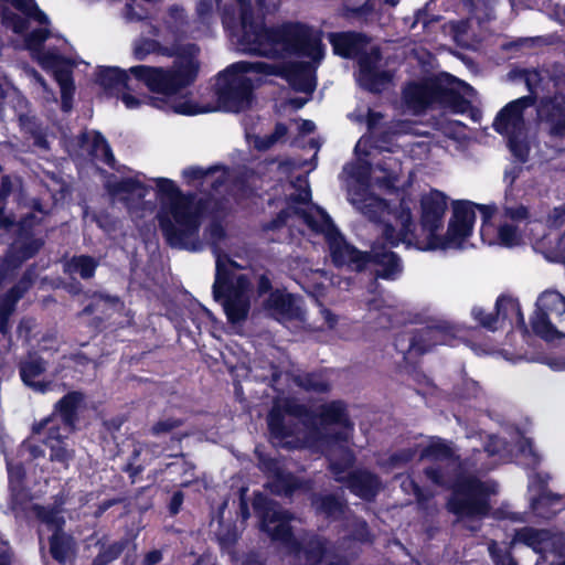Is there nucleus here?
I'll return each mask as SVG.
<instances>
[{
    "instance_id": "obj_1",
    "label": "nucleus",
    "mask_w": 565,
    "mask_h": 565,
    "mask_svg": "<svg viewBox=\"0 0 565 565\" xmlns=\"http://www.w3.org/2000/svg\"><path fill=\"white\" fill-rule=\"evenodd\" d=\"M266 11L275 10L280 0H257ZM214 7L222 13L226 28L239 23L235 34L238 49L243 52L270 58L298 55L311 58L316 66L324 56L321 32L299 22H286L266 28L254 17L250 0H199L196 11L201 19H207Z\"/></svg>"
},
{
    "instance_id": "obj_2",
    "label": "nucleus",
    "mask_w": 565,
    "mask_h": 565,
    "mask_svg": "<svg viewBox=\"0 0 565 565\" xmlns=\"http://www.w3.org/2000/svg\"><path fill=\"white\" fill-rule=\"evenodd\" d=\"M512 452L505 441L489 436L483 449H473V455L463 462L457 463L452 449L444 441H433L420 454V459L435 462L425 469V476L434 484L451 487L452 494L448 509L460 519H480L490 510L489 498L497 492L493 481H482L478 473L489 471L497 463L492 457Z\"/></svg>"
},
{
    "instance_id": "obj_3",
    "label": "nucleus",
    "mask_w": 565,
    "mask_h": 565,
    "mask_svg": "<svg viewBox=\"0 0 565 565\" xmlns=\"http://www.w3.org/2000/svg\"><path fill=\"white\" fill-rule=\"evenodd\" d=\"M199 47L195 44L174 43L172 46H162L158 41L141 39L134 45V56L142 61L149 54L158 53L164 56H175L170 68L138 65L130 67L129 72L137 81L142 82L151 92L163 95L168 100L148 98L153 106L170 109L180 115H196L204 110L190 100H170L181 89L191 85L199 73Z\"/></svg>"
},
{
    "instance_id": "obj_4",
    "label": "nucleus",
    "mask_w": 565,
    "mask_h": 565,
    "mask_svg": "<svg viewBox=\"0 0 565 565\" xmlns=\"http://www.w3.org/2000/svg\"><path fill=\"white\" fill-rule=\"evenodd\" d=\"M249 73L280 74V68L265 62L241 61L232 64L217 77L216 93L220 108L237 113L250 105L253 79L247 76ZM281 75L298 92L310 94L316 88V66L312 63H292L284 68Z\"/></svg>"
},
{
    "instance_id": "obj_5",
    "label": "nucleus",
    "mask_w": 565,
    "mask_h": 565,
    "mask_svg": "<svg viewBox=\"0 0 565 565\" xmlns=\"http://www.w3.org/2000/svg\"><path fill=\"white\" fill-rule=\"evenodd\" d=\"M224 230L218 223H212L206 236L213 245L215 256V279L213 298L224 309L227 320L233 323L244 322L249 313L253 296V281L248 273L226 254L221 253L216 244L224 238Z\"/></svg>"
},
{
    "instance_id": "obj_6",
    "label": "nucleus",
    "mask_w": 565,
    "mask_h": 565,
    "mask_svg": "<svg viewBox=\"0 0 565 565\" xmlns=\"http://www.w3.org/2000/svg\"><path fill=\"white\" fill-rule=\"evenodd\" d=\"M299 216L313 232L324 235L335 266H347L359 271L371 260L377 266L376 277L395 279L401 274L399 258L393 252L387 250L380 243H375L369 254L358 250L344 241L329 215L321 209L302 211Z\"/></svg>"
},
{
    "instance_id": "obj_7",
    "label": "nucleus",
    "mask_w": 565,
    "mask_h": 565,
    "mask_svg": "<svg viewBox=\"0 0 565 565\" xmlns=\"http://www.w3.org/2000/svg\"><path fill=\"white\" fill-rule=\"evenodd\" d=\"M478 205L469 201H457L452 206V217L445 236L436 232L443 226L444 215L447 209L445 195L439 191H433L422 199V225L427 232V244L420 249H448L462 248L466 239L472 232ZM486 216H489L488 206H479Z\"/></svg>"
},
{
    "instance_id": "obj_8",
    "label": "nucleus",
    "mask_w": 565,
    "mask_h": 565,
    "mask_svg": "<svg viewBox=\"0 0 565 565\" xmlns=\"http://www.w3.org/2000/svg\"><path fill=\"white\" fill-rule=\"evenodd\" d=\"M159 200L157 218L172 247L195 249L192 238L201 224V209L191 195H184L170 179L154 180Z\"/></svg>"
},
{
    "instance_id": "obj_9",
    "label": "nucleus",
    "mask_w": 565,
    "mask_h": 565,
    "mask_svg": "<svg viewBox=\"0 0 565 565\" xmlns=\"http://www.w3.org/2000/svg\"><path fill=\"white\" fill-rule=\"evenodd\" d=\"M253 507L260 519L262 530L286 546L298 565H319L331 554L329 542L320 536L306 534L300 540L294 537L289 525L294 516L278 503L259 493L255 495Z\"/></svg>"
},
{
    "instance_id": "obj_10",
    "label": "nucleus",
    "mask_w": 565,
    "mask_h": 565,
    "mask_svg": "<svg viewBox=\"0 0 565 565\" xmlns=\"http://www.w3.org/2000/svg\"><path fill=\"white\" fill-rule=\"evenodd\" d=\"M317 417L320 419L321 425H339L343 430L329 435L316 428L303 438L301 445L321 448L328 456L331 472L335 475L338 480H342L340 476L342 468L350 467L354 461L353 454L347 446L353 428V424L348 415L347 405L342 401L324 403L318 407Z\"/></svg>"
},
{
    "instance_id": "obj_11",
    "label": "nucleus",
    "mask_w": 565,
    "mask_h": 565,
    "mask_svg": "<svg viewBox=\"0 0 565 565\" xmlns=\"http://www.w3.org/2000/svg\"><path fill=\"white\" fill-rule=\"evenodd\" d=\"M328 39L333 52L343 57L359 56L358 83L361 87L377 93L387 87L392 73L379 68L381 53L379 47H367V41L360 33H329Z\"/></svg>"
},
{
    "instance_id": "obj_12",
    "label": "nucleus",
    "mask_w": 565,
    "mask_h": 565,
    "mask_svg": "<svg viewBox=\"0 0 565 565\" xmlns=\"http://www.w3.org/2000/svg\"><path fill=\"white\" fill-rule=\"evenodd\" d=\"M435 103L450 104L456 113H463L469 106L465 99L458 98L444 87L437 78L412 82L403 89V104L414 115L420 114Z\"/></svg>"
},
{
    "instance_id": "obj_13",
    "label": "nucleus",
    "mask_w": 565,
    "mask_h": 565,
    "mask_svg": "<svg viewBox=\"0 0 565 565\" xmlns=\"http://www.w3.org/2000/svg\"><path fill=\"white\" fill-rule=\"evenodd\" d=\"M49 31L46 29L35 30L26 36L25 44L26 47L32 51L33 57L39 64L43 68L54 73L55 79L61 88L62 108L64 111H68L72 108L71 99L74 92L71 77L72 64L55 52L40 49Z\"/></svg>"
},
{
    "instance_id": "obj_14",
    "label": "nucleus",
    "mask_w": 565,
    "mask_h": 565,
    "mask_svg": "<svg viewBox=\"0 0 565 565\" xmlns=\"http://www.w3.org/2000/svg\"><path fill=\"white\" fill-rule=\"evenodd\" d=\"M533 104L532 96L518 98L498 114L493 124L498 132L507 136L510 150L520 161H525L529 154L523 111Z\"/></svg>"
},
{
    "instance_id": "obj_15",
    "label": "nucleus",
    "mask_w": 565,
    "mask_h": 565,
    "mask_svg": "<svg viewBox=\"0 0 565 565\" xmlns=\"http://www.w3.org/2000/svg\"><path fill=\"white\" fill-rule=\"evenodd\" d=\"M531 324L533 331L547 341L565 338V297L554 290L542 292Z\"/></svg>"
},
{
    "instance_id": "obj_16",
    "label": "nucleus",
    "mask_w": 565,
    "mask_h": 565,
    "mask_svg": "<svg viewBox=\"0 0 565 565\" xmlns=\"http://www.w3.org/2000/svg\"><path fill=\"white\" fill-rule=\"evenodd\" d=\"M286 415L302 419L303 422H309L311 419L308 408L296 399H276L267 418L268 428L274 443L277 446L288 448L303 447L301 445L303 439L297 438L296 441L288 440V438L295 435V426L286 419Z\"/></svg>"
},
{
    "instance_id": "obj_17",
    "label": "nucleus",
    "mask_w": 565,
    "mask_h": 565,
    "mask_svg": "<svg viewBox=\"0 0 565 565\" xmlns=\"http://www.w3.org/2000/svg\"><path fill=\"white\" fill-rule=\"evenodd\" d=\"M107 188L114 199L124 202L129 212L137 217L145 216L146 212H153L154 204L143 200L149 189L140 181L131 178L109 181Z\"/></svg>"
},
{
    "instance_id": "obj_18",
    "label": "nucleus",
    "mask_w": 565,
    "mask_h": 565,
    "mask_svg": "<svg viewBox=\"0 0 565 565\" xmlns=\"http://www.w3.org/2000/svg\"><path fill=\"white\" fill-rule=\"evenodd\" d=\"M459 329L447 320L437 319L420 329L411 340L409 349L424 353L431 345L445 344L458 333Z\"/></svg>"
},
{
    "instance_id": "obj_19",
    "label": "nucleus",
    "mask_w": 565,
    "mask_h": 565,
    "mask_svg": "<svg viewBox=\"0 0 565 565\" xmlns=\"http://www.w3.org/2000/svg\"><path fill=\"white\" fill-rule=\"evenodd\" d=\"M503 217L504 222L498 228V243L505 247L521 244L520 224L527 220V209L524 205L504 206Z\"/></svg>"
},
{
    "instance_id": "obj_20",
    "label": "nucleus",
    "mask_w": 565,
    "mask_h": 565,
    "mask_svg": "<svg viewBox=\"0 0 565 565\" xmlns=\"http://www.w3.org/2000/svg\"><path fill=\"white\" fill-rule=\"evenodd\" d=\"M185 181L199 186L203 192H217L227 180V172L223 167L214 166L210 168L189 167L182 171Z\"/></svg>"
},
{
    "instance_id": "obj_21",
    "label": "nucleus",
    "mask_w": 565,
    "mask_h": 565,
    "mask_svg": "<svg viewBox=\"0 0 565 565\" xmlns=\"http://www.w3.org/2000/svg\"><path fill=\"white\" fill-rule=\"evenodd\" d=\"M539 117L546 124L548 134L554 137H565V96L555 97L542 103Z\"/></svg>"
},
{
    "instance_id": "obj_22",
    "label": "nucleus",
    "mask_w": 565,
    "mask_h": 565,
    "mask_svg": "<svg viewBox=\"0 0 565 565\" xmlns=\"http://www.w3.org/2000/svg\"><path fill=\"white\" fill-rule=\"evenodd\" d=\"M350 202L371 221L383 220L387 214L386 203L380 198L371 194L363 185L350 189Z\"/></svg>"
},
{
    "instance_id": "obj_23",
    "label": "nucleus",
    "mask_w": 565,
    "mask_h": 565,
    "mask_svg": "<svg viewBox=\"0 0 565 565\" xmlns=\"http://www.w3.org/2000/svg\"><path fill=\"white\" fill-rule=\"evenodd\" d=\"M47 363L36 354H30L20 362V376L23 383L36 393L44 394L51 388V382L39 380Z\"/></svg>"
},
{
    "instance_id": "obj_24",
    "label": "nucleus",
    "mask_w": 565,
    "mask_h": 565,
    "mask_svg": "<svg viewBox=\"0 0 565 565\" xmlns=\"http://www.w3.org/2000/svg\"><path fill=\"white\" fill-rule=\"evenodd\" d=\"M265 307L278 321L299 319L301 317V309L297 299L292 295L280 290L273 291L269 295Z\"/></svg>"
},
{
    "instance_id": "obj_25",
    "label": "nucleus",
    "mask_w": 565,
    "mask_h": 565,
    "mask_svg": "<svg viewBox=\"0 0 565 565\" xmlns=\"http://www.w3.org/2000/svg\"><path fill=\"white\" fill-rule=\"evenodd\" d=\"M259 465L264 471L269 473L268 487L273 493L290 495L299 487L297 479L282 471L275 460L260 459Z\"/></svg>"
},
{
    "instance_id": "obj_26",
    "label": "nucleus",
    "mask_w": 565,
    "mask_h": 565,
    "mask_svg": "<svg viewBox=\"0 0 565 565\" xmlns=\"http://www.w3.org/2000/svg\"><path fill=\"white\" fill-rule=\"evenodd\" d=\"M351 467L352 465L344 469L342 468V472L340 475L342 477V480H335L340 482L348 481V486L351 489V491L363 499L373 498L380 488V482L377 478L367 471H356L353 473H349L347 476L345 472ZM333 476L335 475L333 473Z\"/></svg>"
},
{
    "instance_id": "obj_27",
    "label": "nucleus",
    "mask_w": 565,
    "mask_h": 565,
    "mask_svg": "<svg viewBox=\"0 0 565 565\" xmlns=\"http://www.w3.org/2000/svg\"><path fill=\"white\" fill-rule=\"evenodd\" d=\"M397 223L401 225V230L396 233L395 228L390 224L380 225V232L385 237L388 244L392 246L398 243L412 244V226L413 217L408 206L404 202L401 204V212L397 217Z\"/></svg>"
},
{
    "instance_id": "obj_28",
    "label": "nucleus",
    "mask_w": 565,
    "mask_h": 565,
    "mask_svg": "<svg viewBox=\"0 0 565 565\" xmlns=\"http://www.w3.org/2000/svg\"><path fill=\"white\" fill-rule=\"evenodd\" d=\"M401 172L402 163L393 156L384 157V159L379 161L374 168H371L373 181L385 188H393L397 182Z\"/></svg>"
},
{
    "instance_id": "obj_29",
    "label": "nucleus",
    "mask_w": 565,
    "mask_h": 565,
    "mask_svg": "<svg viewBox=\"0 0 565 565\" xmlns=\"http://www.w3.org/2000/svg\"><path fill=\"white\" fill-rule=\"evenodd\" d=\"M83 401L84 395L81 392H71L62 397L55 405L54 412L61 417L64 424V430L67 433L73 429L77 418V411Z\"/></svg>"
},
{
    "instance_id": "obj_30",
    "label": "nucleus",
    "mask_w": 565,
    "mask_h": 565,
    "mask_svg": "<svg viewBox=\"0 0 565 565\" xmlns=\"http://www.w3.org/2000/svg\"><path fill=\"white\" fill-rule=\"evenodd\" d=\"M52 424V418L45 419V422L42 424V426H46L49 429L47 444L51 449L50 459L51 461L60 462L65 468H67L70 461L74 457V451L66 448V446L62 444L58 428H55Z\"/></svg>"
},
{
    "instance_id": "obj_31",
    "label": "nucleus",
    "mask_w": 565,
    "mask_h": 565,
    "mask_svg": "<svg viewBox=\"0 0 565 565\" xmlns=\"http://www.w3.org/2000/svg\"><path fill=\"white\" fill-rule=\"evenodd\" d=\"M495 307L497 316L494 318H498V324L501 321L508 319L510 320L511 324L515 322L522 331H527L520 303L516 299L511 297H500L497 300Z\"/></svg>"
},
{
    "instance_id": "obj_32",
    "label": "nucleus",
    "mask_w": 565,
    "mask_h": 565,
    "mask_svg": "<svg viewBox=\"0 0 565 565\" xmlns=\"http://www.w3.org/2000/svg\"><path fill=\"white\" fill-rule=\"evenodd\" d=\"M97 82L105 89H118L120 87L126 90L136 89L128 74L118 67H105L100 70Z\"/></svg>"
},
{
    "instance_id": "obj_33",
    "label": "nucleus",
    "mask_w": 565,
    "mask_h": 565,
    "mask_svg": "<svg viewBox=\"0 0 565 565\" xmlns=\"http://www.w3.org/2000/svg\"><path fill=\"white\" fill-rule=\"evenodd\" d=\"M531 504L539 515L545 518H550L565 508L563 498L547 490H543L537 498H533Z\"/></svg>"
},
{
    "instance_id": "obj_34",
    "label": "nucleus",
    "mask_w": 565,
    "mask_h": 565,
    "mask_svg": "<svg viewBox=\"0 0 565 565\" xmlns=\"http://www.w3.org/2000/svg\"><path fill=\"white\" fill-rule=\"evenodd\" d=\"M83 143H89V154L102 160L108 166L115 162L114 154L106 139L99 132L83 134L81 137Z\"/></svg>"
},
{
    "instance_id": "obj_35",
    "label": "nucleus",
    "mask_w": 565,
    "mask_h": 565,
    "mask_svg": "<svg viewBox=\"0 0 565 565\" xmlns=\"http://www.w3.org/2000/svg\"><path fill=\"white\" fill-rule=\"evenodd\" d=\"M42 246V241L38 238H19L17 239L9 252L7 262L21 264L23 260L29 259Z\"/></svg>"
},
{
    "instance_id": "obj_36",
    "label": "nucleus",
    "mask_w": 565,
    "mask_h": 565,
    "mask_svg": "<svg viewBox=\"0 0 565 565\" xmlns=\"http://www.w3.org/2000/svg\"><path fill=\"white\" fill-rule=\"evenodd\" d=\"M312 507L318 514L337 519L344 512V503L334 495H313Z\"/></svg>"
},
{
    "instance_id": "obj_37",
    "label": "nucleus",
    "mask_w": 565,
    "mask_h": 565,
    "mask_svg": "<svg viewBox=\"0 0 565 565\" xmlns=\"http://www.w3.org/2000/svg\"><path fill=\"white\" fill-rule=\"evenodd\" d=\"M50 552L54 559L65 563L74 552L73 539L64 532L53 533L50 540Z\"/></svg>"
},
{
    "instance_id": "obj_38",
    "label": "nucleus",
    "mask_w": 565,
    "mask_h": 565,
    "mask_svg": "<svg viewBox=\"0 0 565 565\" xmlns=\"http://www.w3.org/2000/svg\"><path fill=\"white\" fill-rule=\"evenodd\" d=\"M550 536L548 531L524 527L515 532L513 541L524 543L534 551L540 552L543 550V545L550 540Z\"/></svg>"
},
{
    "instance_id": "obj_39",
    "label": "nucleus",
    "mask_w": 565,
    "mask_h": 565,
    "mask_svg": "<svg viewBox=\"0 0 565 565\" xmlns=\"http://www.w3.org/2000/svg\"><path fill=\"white\" fill-rule=\"evenodd\" d=\"M292 381L297 386L308 392L326 393L330 390V383L317 373L292 374Z\"/></svg>"
},
{
    "instance_id": "obj_40",
    "label": "nucleus",
    "mask_w": 565,
    "mask_h": 565,
    "mask_svg": "<svg viewBox=\"0 0 565 565\" xmlns=\"http://www.w3.org/2000/svg\"><path fill=\"white\" fill-rule=\"evenodd\" d=\"M36 516L47 525V527L55 532H62V527L65 520L62 515V511L58 509H50L45 507H34Z\"/></svg>"
},
{
    "instance_id": "obj_41",
    "label": "nucleus",
    "mask_w": 565,
    "mask_h": 565,
    "mask_svg": "<svg viewBox=\"0 0 565 565\" xmlns=\"http://www.w3.org/2000/svg\"><path fill=\"white\" fill-rule=\"evenodd\" d=\"M97 263L89 256L74 257L67 264V270L71 274H78L82 278L88 279L93 277Z\"/></svg>"
},
{
    "instance_id": "obj_42",
    "label": "nucleus",
    "mask_w": 565,
    "mask_h": 565,
    "mask_svg": "<svg viewBox=\"0 0 565 565\" xmlns=\"http://www.w3.org/2000/svg\"><path fill=\"white\" fill-rule=\"evenodd\" d=\"M0 2H11L29 18L36 20L41 24L49 23L47 15L38 8L34 0H0Z\"/></svg>"
},
{
    "instance_id": "obj_43",
    "label": "nucleus",
    "mask_w": 565,
    "mask_h": 565,
    "mask_svg": "<svg viewBox=\"0 0 565 565\" xmlns=\"http://www.w3.org/2000/svg\"><path fill=\"white\" fill-rule=\"evenodd\" d=\"M515 456L520 457L522 463L529 467H535L541 460L539 454L533 449L532 441L520 436L516 444Z\"/></svg>"
},
{
    "instance_id": "obj_44",
    "label": "nucleus",
    "mask_w": 565,
    "mask_h": 565,
    "mask_svg": "<svg viewBox=\"0 0 565 565\" xmlns=\"http://www.w3.org/2000/svg\"><path fill=\"white\" fill-rule=\"evenodd\" d=\"M19 121L21 127L26 131L30 132L34 139V145L39 146L40 148L46 149L47 148V141L40 132L35 120L28 116V115H19Z\"/></svg>"
},
{
    "instance_id": "obj_45",
    "label": "nucleus",
    "mask_w": 565,
    "mask_h": 565,
    "mask_svg": "<svg viewBox=\"0 0 565 565\" xmlns=\"http://www.w3.org/2000/svg\"><path fill=\"white\" fill-rule=\"evenodd\" d=\"M122 542H115L105 547L94 559L93 565H107L116 559L124 551Z\"/></svg>"
},
{
    "instance_id": "obj_46",
    "label": "nucleus",
    "mask_w": 565,
    "mask_h": 565,
    "mask_svg": "<svg viewBox=\"0 0 565 565\" xmlns=\"http://www.w3.org/2000/svg\"><path fill=\"white\" fill-rule=\"evenodd\" d=\"M183 425V420L179 418H162L154 423L150 429L151 434L156 437H160L162 435H167L174 429L181 427Z\"/></svg>"
},
{
    "instance_id": "obj_47",
    "label": "nucleus",
    "mask_w": 565,
    "mask_h": 565,
    "mask_svg": "<svg viewBox=\"0 0 565 565\" xmlns=\"http://www.w3.org/2000/svg\"><path fill=\"white\" fill-rule=\"evenodd\" d=\"M9 473H10V484H11L12 498L15 503L21 504L28 498V494L21 488V477H22L21 469L17 468L14 470V469L10 468Z\"/></svg>"
},
{
    "instance_id": "obj_48",
    "label": "nucleus",
    "mask_w": 565,
    "mask_h": 565,
    "mask_svg": "<svg viewBox=\"0 0 565 565\" xmlns=\"http://www.w3.org/2000/svg\"><path fill=\"white\" fill-rule=\"evenodd\" d=\"M2 22L8 28H11L15 33H22L28 29L26 19L18 15L9 9H4L2 11Z\"/></svg>"
},
{
    "instance_id": "obj_49",
    "label": "nucleus",
    "mask_w": 565,
    "mask_h": 565,
    "mask_svg": "<svg viewBox=\"0 0 565 565\" xmlns=\"http://www.w3.org/2000/svg\"><path fill=\"white\" fill-rule=\"evenodd\" d=\"M287 134V127L282 124H277L275 127V131L267 136L265 139H256L255 147L260 150H266L270 148L274 143H276L278 140L284 138Z\"/></svg>"
},
{
    "instance_id": "obj_50",
    "label": "nucleus",
    "mask_w": 565,
    "mask_h": 565,
    "mask_svg": "<svg viewBox=\"0 0 565 565\" xmlns=\"http://www.w3.org/2000/svg\"><path fill=\"white\" fill-rule=\"evenodd\" d=\"M168 28L173 33L183 32L182 26L184 24V13L181 8L172 7L169 10L168 18L166 20Z\"/></svg>"
},
{
    "instance_id": "obj_51",
    "label": "nucleus",
    "mask_w": 565,
    "mask_h": 565,
    "mask_svg": "<svg viewBox=\"0 0 565 565\" xmlns=\"http://www.w3.org/2000/svg\"><path fill=\"white\" fill-rule=\"evenodd\" d=\"M472 316L482 327L492 331L498 329V318H494L491 313H486L483 308L475 307L472 309Z\"/></svg>"
},
{
    "instance_id": "obj_52",
    "label": "nucleus",
    "mask_w": 565,
    "mask_h": 565,
    "mask_svg": "<svg viewBox=\"0 0 565 565\" xmlns=\"http://www.w3.org/2000/svg\"><path fill=\"white\" fill-rule=\"evenodd\" d=\"M14 301L10 296L0 299V331L2 333L7 332V321L13 311Z\"/></svg>"
},
{
    "instance_id": "obj_53",
    "label": "nucleus",
    "mask_w": 565,
    "mask_h": 565,
    "mask_svg": "<svg viewBox=\"0 0 565 565\" xmlns=\"http://www.w3.org/2000/svg\"><path fill=\"white\" fill-rule=\"evenodd\" d=\"M415 455H416V451L414 449H411V448L403 449L401 451H397V452L393 454L388 458L387 465L391 468L402 467L405 463H407L408 461H411L415 457Z\"/></svg>"
},
{
    "instance_id": "obj_54",
    "label": "nucleus",
    "mask_w": 565,
    "mask_h": 565,
    "mask_svg": "<svg viewBox=\"0 0 565 565\" xmlns=\"http://www.w3.org/2000/svg\"><path fill=\"white\" fill-rule=\"evenodd\" d=\"M546 258L565 265V235L557 239V245L546 252Z\"/></svg>"
},
{
    "instance_id": "obj_55",
    "label": "nucleus",
    "mask_w": 565,
    "mask_h": 565,
    "mask_svg": "<svg viewBox=\"0 0 565 565\" xmlns=\"http://www.w3.org/2000/svg\"><path fill=\"white\" fill-rule=\"evenodd\" d=\"M489 552L494 559L497 565H515L514 559L509 553L502 554L495 542H491L489 545Z\"/></svg>"
},
{
    "instance_id": "obj_56",
    "label": "nucleus",
    "mask_w": 565,
    "mask_h": 565,
    "mask_svg": "<svg viewBox=\"0 0 565 565\" xmlns=\"http://www.w3.org/2000/svg\"><path fill=\"white\" fill-rule=\"evenodd\" d=\"M548 222L552 226H561L565 222V206L555 207L548 216Z\"/></svg>"
},
{
    "instance_id": "obj_57",
    "label": "nucleus",
    "mask_w": 565,
    "mask_h": 565,
    "mask_svg": "<svg viewBox=\"0 0 565 565\" xmlns=\"http://www.w3.org/2000/svg\"><path fill=\"white\" fill-rule=\"evenodd\" d=\"M182 502H183V493L180 491L174 492L170 500V503H169L170 513L177 514L180 511Z\"/></svg>"
},
{
    "instance_id": "obj_58",
    "label": "nucleus",
    "mask_w": 565,
    "mask_h": 565,
    "mask_svg": "<svg viewBox=\"0 0 565 565\" xmlns=\"http://www.w3.org/2000/svg\"><path fill=\"white\" fill-rule=\"evenodd\" d=\"M129 92L130 90L122 93V95H121L122 103L129 109H134V108L139 107L142 104V100L137 98V97H135Z\"/></svg>"
},
{
    "instance_id": "obj_59",
    "label": "nucleus",
    "mask_w": 565,
    "mask_h": 565,
    "mask_svg": "<svg viewBox=\"0 0 565 565\" xmlns=\"http://www.w3.org/2000/svg\"><path fill=\"white\" fill-rule=\"evenodd\" d=\"M353 536L355 540L361 541V542L367 541L369 532H367V526H366L365 522H363V521L356 522V530L353 533Z\"/></svg>"
},
{
    "instance_id": "obj_60",
    "label": "nucleus",
    "mask_w": 565,
    "mask_h": 565,
    "mask_svg": "<svg viewBox=\"0 0 565 565\" xmlns=\"http://www.w3.org/2000/svg\"><path fill=\"white\" fill-rule=\"evenodd\" d=\"M161 558H162L161 552L158 550H153L146 554V556L142 561V564L143 565H156L157 563H159L161 561Z\"/></svg>"
},
{
    "instance_id": "obj_61",
    "label": "nucleus",
    "mask_w": 565,
    "mask_h": 565,
    "mask_svg": "<svg viewBox=\"0 0 565 565\" xmlns=\"http://www.w3.org/2000/svg\"><path fill=\"white\" fill-rule=\"evenodd\" d=\"M271 288V282L269 278L265 275L259 276L257 281V291L259 295H263Z\"/></svg>"
},
{
    "instance_id": "obj_62",
    "label": "nucleus",
    "mask_w": 565,
    "mask_h": 565,
    "mask_svg": "<svg viewBox=\"0 0 565 565\" xmlns=\"http://www.w3.org/2000/svg\"><path fill=\"white\" fill-rule=\"evenodd\" d=\"M403 487L407 489V487L412 488L414 494L417 497L419 501L426 500L427 497H425L420 490V488L411 479H407L403 482Z\"/></svg>"
},
{
    "instance_id": "obj_63",
    "label": "nucleus",
    "mask_w": 565,
    "mask_h": 565,
    "mask_svg": "<svg viewBox=\"0 0 565 565\" xmlns=\"http://www.w3.org/2000/svg\"><path fill=\"white\" fill-rule=\"evenodd\" d=\"M124 17L127 21H137L142 19L141 14L135 12L134 7L130 2L126 3Z\"/></svg>"
},
{
    "instance_id": "obj_64",
    "label": "nucleus",
    "mask_w": 565,
    "mask_h": 565,
    "mask_svg": "<svg viewBox=\"0 0 565 565\" xmlns=\"http://www.w3.org/2000/svg\"><path fill=\"white\" fill-rule=\"evenodd\" d=\"M321 315L329 328H333L338 321L337 317L327 308L321 309Z\"/></svg>"
}]
</instances>
